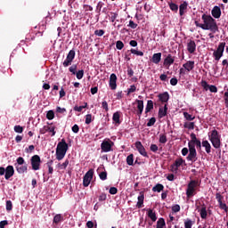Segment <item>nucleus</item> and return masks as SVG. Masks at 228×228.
Returning <instances> with one entry per match:
<instances>
[{
    "mask_svg": "<svg viewBox=\"0 0 228 228\" xmlns=\"http://www.w3.org/2000/svg\"><path fill=\"white\" fill-rule=\"evenodd\" d=\"M201 19L203 20L202 29L211 31V33H216V31H218V24H216V20L212 18L211 15L203 14Z\"/></svg>",
    "mask_w": 228,
    "mask_h": 228,
    "instance_id": "nucleus-1",
    "label": "nucleus"
},
{
    "mask_svg": "<svg viewBox=\"0 0 228 228\" xmlns=\"http://www.w3.org/2000/svg\"><path fill=\"white\" fill-rule=\"evenodd\" d=\"M69 151V144L65 141V139H61V141L57 144L56 148V159L58 161H61L63 158H65V154Z\"/></svg>",
    "mask_w": 228,
    "mask_h": 228,
    "instance_id": "nucleus-2",
    "label": "nucleus"
},
{
    "mask_svg": "<svg viewBox=\"0 0 228 228\" xmlns=\"http://www.w3.org/2000/svg\"><path fill=\"white\" fill-rule=\"evenodd\" d=\"M220 138H222V135L218 134V131L216 129L212 130L210 134H208V140L211 142L215 149H220L222 145Z\"/></svg>",
    "mask_w": 228,
    "mask_h": 228,
    "instance_id": "nucleus-3",
    "label": "nucleus"
},
{
    "mask_svg": "<svg viewBox=\"0 0 228 228\" xmlns=\"http://www.w3.org/2000/svg\"><path fill=\"white\" fill-rule=\"evenodd\" d=\"M200 186V183H199V181L197 180H191L186 189V195L188 199H191V197L197 195V187Z\"/></svg>",
    "mask_w": 228,
    "mask_h": 228,
    "instance_id": "nucleus-4",
    "label": "nucleus"
},
{
    "mask_svg": "<svg viewBox=\"0 0 228 228\" xmlns=\"http://www.w3.org/2000/svg\"><path fill=\"white\" fill-rule=\"evenodd\" d=\"M14 167L18 174H26V172H28V164L26 163V160H24V158L22 157H19L16 159V163L14 164Z\"/></svg>",
    "mask_w": 228,
    "mask_h": 228,
    "instance_id": "nucleus-5",
    "label": "nucleus"
},
{
    "mask_svg": "<svg viewBox=\"0 0 228 228\" xmlns=\"http://www.w3.org/2000/svg\"><path fill=\"white\" fill-rule=\"evenodd\" d=\"M196 209L198 213H200L202 220H206L208 218V207L206 206V203L196 202Z\"/></svg>",
    "mask_w": 228,
    "mask_h": 228,
    "instance_id": "nucleus-6",
    "label": "nucleus"
},
{
    "mask_svg": "<svg viewBox=\"0 0 228 228\" xmlns=\"http://www.w3.org/2000/svg\"><path fill=\"white\" fill-rule=\"evenodd\" d=\"M113 145H115V142L110 139L103 140L101 143L102 152H111V151H113Z\"/></svg>",
    "mask_w": 228,
    "mask_h": 228,
    "instance_id": "nucleus-7",
    "label": "nucleus"
},
{
    "mask_svg": "<svg viewBox=\"0 0 228 228\" xmlns=\"http://www.w3.org/2000/svg\"><path fill=\"white\" fill-rule=\"evenodd\" d=\"M188 147H195L197 149H202V142L197 138V135L193 133L191 134V141L188 142Z\"/></svg>",
    "mask_w": 228,
    "mask_h": 228,
    "instance_id": "nucleus-8",
    "label": "nucleus"
},
{
    "mask_svg": "<svg viewBox=\"0 0 228 228\" xmlns=\"http://www.w3.org/2000/svg\"><path fill=\"white\" fill-rule=\"evenodd\" d=\"M225 49V42H222L219 44L216 51L213 53V56L216 61H220V58L224 56V51Z\"/></svg>",
    "mask_w": 228,
    "mask_h": 228,
    "instance_id": "nucleus-9",
    "label": "nucleus"
},
{
    "mask_svg": "<svg viewBox=\"0 0 228 228\" xmlns=\"http://www.w3.org/2000/svg\"><path fill=\"white\" fill-rule=\"evenodd\" d=\"M92 179H94V169H89L83 177V186L88 188Z\"/></svg>",
    "mask_w": 228,
    "mask_h": 228,
    "instance_id": "nucleus-10",
    "label": "nucleus"
},
{
    "mask_svg": "<svg viewBox=\"0 0 228 228\" xmlns=\"http://www.w3.org/2000/svg\"><path fill=\"white\" fill-rule=\"evenodd\" d=\"M74 58H76V51L70 50L67 54L66 60L62 62L63 67H70L72 61H74Z\"/></svg>",
    "mask_w": 228,
    "mask_h": 228,
    "instance_id": "nucleus-11",
    "label": "nucleus"
},
{
    "mask_svg": "<svg viewBox=\"0 0 228 228\" xmlns=\"http://www.w3.org/2000/svg\"><path fill=\"white\" fill-rule=\"evenodd\" d=\"M30 163L32 167V170H40V165L42 163V159H40V156L34 155L30 159Z\"/></svg>",
    "mask_w": 228,
    "mask_h": 228,
    "instance_id": "nucleus-12",
    "label": "nucleus"
},
{
    "mask_svg": "<svg viewBox=\"0 0 228 228\" xmlns=\"http://www.w3.org/2000/svg\"><path fill=\"white\" fill-rule=\"evenodd\" d=\"M189 147V154L186 157L187 161H191V163H195L197 159H199V157H197V149H195L192 146H188Z\"/></svg>",
    "mask_w": 228,
    "mask_h": 228,
    "instance_id": "nucleus-13",
    "label": "nucleus"
},
{
    "mask_svg": "<svg viewBox=\"0 0 228 228\" xmlns=\"http://www.w3.org/2000/svg\"><path fill=\"white\" fill-rule=\"evenodd\" d=\"M134 145L139 154H141V156H143V158H149V155L147 154V151H145V147L143 146V144H142V142L137 141L134 143Z\"/></svg>",
    "mask_w": 228,
    "mask_h": 228,
    "instance_id": "nucleus-14",
    "label": "nucleus"
},
{
    "mask_svg": "<svg viewBox=\"0 0 228 228\" xmlns=\"http://www.w3.org/2000/svg\"><path fill=\"white\" fill-rule=\"evenodd\" d=\"M187 51L190 54H193L197 51V44L195 41L191 39L187 40Z\"/></svg>",
    "mask_w": 228,
    "mask_h": 228,
    "instance_id": "nucleus-15",
    "label": "nucleus"
},
{
    "mask_svg": "<svg viewBox=\"0 0 228 228\" xmlns=\"http://www.w3.org/2000/svg\"><path fill=\"white\" fill-rule=\"evenodd\" d=\"M109 86L111 90H117V75L115 73L110 77Z\"/></svg>",
    "mask_w": 228,
    "mask_h": 228,
    "instance_id": "nucleus-16",
    "label": "nucleus"
},
{
    "mask_svg": "<svg viewBox=\"0 0 228 228\" xmlns=\"http://www.w3.org/2000/svg\"><path fill=\"white\" fill-rule=\"evenodd\" d=\"M137 104L136 115L139 118H142V113H143V101L142 100H135Z\"/></svg>",
    "mask_w": 228,
    "mask_h": 228,
    "instance_id": "nucleus-17",
    "label": "nucleus"
},
{
    "mask_svg": "<svg viewBox=\"0 0 228 228\" xmlns=\"http://www.w3.org/2000/svg\"><path fill=\"white\" fill-rule=\"evenodd\" d=\"M14 174H15V169L13 168V166H8L5 168L4 178L6 179V181H8L11 177H13Z\"/></svg>",
    "mask_w": 228,
    "mask_h": 228,
    "instance_id": "nucleus-18",
    "label": "nucleus"
},
{
    "mask_svg": "<svg viewBox=\"0 0 228 228\" xmlns=\"http://www.w3.org/2000/svg\"><path fill=\"white\" fill-rule=\"evenodd\" d=\"M158 98H159V101L162 102V104L163 103L167 104L170 99V94H168V92H164L162 94H159L158 95Z\"/></svg>",
    "mask_w": 228,
    "mask_h": 228,
    "instance_id": "nucleus-19",
    "label": "nucleus"
},
{
    "mask_svg": "<svg viewBox=\"0 0 228 228\" xmlns=\"http://www.w3.org/2000/svg\"><path fill=\"white\" fill-rule=\"evenodd\" d=\"M211 14L214 19H220V17H222V9H220L219 6L216 5L213 7Z\"/></svg>",
    "mask_w": 228,
    "mask_h": 228,
    "instance_id": "nucleus-20",
    "label": "nucleus"
},
{
    "mask_svg": "<svg viewBox=\"0 0 228 228\" xmlns=\"http://www.w3.org/2000/svg\"><path fill=\"white\" fill-rule=\"evenodd\" d=\"M168 104L166 103L164 104V108L163 107H160L159 109V118H163V117H167V113L168 111Z\"/></svg>",
    "mask_w": 228,
    "mask_h": 228,
    "instance_id": "nucleus-21",
    "label": "nucleus"
},
{
    "mask_svg": "<svg viewBox=\"0 0 228 228\" xmlns=\"http://www.w3.org/2000/svg\"><path fill=\"white\" fill-rule=\"evenodd\" d=\"M183 67L187 72H191V69H195V61H188L186 63L183 64Z\"/></svg>",
    "mask_w": 228,
    "mask_h": 228,
    "instance_id": "nucleus-22",
    "label": "nucleus"
},
{
    "mask_svg": "<svg viewBox=\"0 0 228 228\" xmlns=\"http://www.w3.org/2000/svg\"><path fill=\"white\" fill-rule=\"evenodd\" d=\"M174 61H175V59L172 57V54H168L167 58L164 60V67H170V65H173Z\"/></svg>",
    "mask_w": 228,
    "mask_h": 228,
    "instance_id": "nucleus-23",
    "label": "nucleus"
},
{
    "mask_svg": "<svg viewBox=\"0 0 228 228\" xmlns=\"http://www.w3.org/2000/svg\"><path fill=\"white\" fill-rule=\"evenodd\" d=\"M186 10H188V2L184 1L179 5L180 17H183L186 13Z\"/></svg>",
    "mask_w": 228,
    "mask_h": 228,
    "instance_id": "nucleus-24",
    "label": "nucleus"
},
{
    "mask_svg": "<svg viewBox=\"0 0 228 228\" xmlns=\"http://www.w3.org/2000/svg\"><path fill=\"white\" fill-rule=\"evenodd\" d=\"M138 201H137V208L140 209L143 206V200H145V195L143 194V191L140 192V195L138 196Z\"/></svg>",
    "mask_w": 228,
    "mask_h": 228,
    "instance_id": "nucleus-25",
    "label": "nucleus"
},
{
    "mask_svg": "<svg viewBox=\"0 0 228 228\" xmlns=\"http://www.w3.org/2000/svg\"><path fill=\"white\" fill-rule=\"evenodd\" d=\"M183 163H186V161L184 159H183V158H179L176 159L175 163L171 166L172 168H174V167H175V170L179 169V167H181V165H183Z\"/></svg>",
    "mask_w": 228,
    "mask_h": 228,
    "instance_id": "nucleus-26",
    "label": "nucleus"
},
{
    "mask_svg": "<svg viewBox=\"0 0 228 228\" xmlns=\"http://www.w3.org/2000/svg\"><path fill=\"white\" fill-rule=\"evenodd\" d=\"M152 63H155V65H158L159 61H161V53H157L152 55L151 58Z\"/></svg>",
    "mask_w": 228,
    "mask_h": 228,
    "instance_id": "nucleus-27",
    "label": "nucleus"
},
{
    "mask_svg": "<svg viewBox=\"0 0 228 228\" xmlns=\"http://www.w3.org/2000/svg\"><path fill=\"white\" fill-rule=\"evenodd\" d=\"M201 145L205 148L207 154H211V144L208 140L202 141Z\"/></svg>",
    "mask_w": 228,
    "mask_h": 228,
    "instance_id": "nucleus-28",
    "label": "nucleus"
},
{
    "mask_svg": "<svg viewBox=\"0 0 228 228\" xmlns=\"http://www.w3.org/2000/svg\"><path fill=\"white\" fill-rule=\"evenodd\" d=\"M154 110V102L152 100H148L147 105L145 108V114L150 113V111H152Z\"/></svg>",
    "mask_w": 228,
    "mask_h": 228,
    "instance_id": "nucleus-29",
    "label": "nucleus"
},
{
    "mask_svg": "<svg viewBox=\"0 0 228 228\" xmlns=\"http://www.w3.org/2000/svg\"><path fill=\"white\" fill-rule=\"evenodd\" d=\"M147 215L151 218V222H156L158 220V216H156V212L152 209H148L147 210Z\"/></svg>",
    "mask_w": 228,
    "mask_h": 228,
    "instance_id": "nucleus-30",
    "label": "nucleus"
},
{
    "mask_svg": "<svg viewBox=\"0 0 228 228\" xmlns=\"http://www.w3.org/2000/svg\"><path fill=\"white\" fill-rule=\"evenodd\" d=\"M167 4H168L169 9L171 10V12H175V13H177V12L179 11V5H177L174 2H167Z\"/></svg>",
    "mask_w": 228,
    "mask_h": 228,
    "instance_id": "nucleus-31",
    "label": "nucleus"
},
{
    "mask_svg": "<svg viewBox=\"0 0 228 228\" xmlns=\"http://www.w3.org/2000/svg\"><path fill=\"white\" fill-rule=\"evenodd\" d=\"M164 227H167V223H165V219L163 217H160L157 221V227L156 228H164Z\"/></svg>",
    "mask_w": 228,
    "mask_h": 228,
    "instance_id": "nucleus-32",
    "label": "nucleus"
},
{
    "mask_svg": "<svg viewBox=\"0 0 228 228\" xmlns=\"http://www.w3.org/2000/svg\"><path fill=\"white\" fill-rule=\"evenodd\" d=\"M112 120L113 122H115L116 124H120V112L119 111H116L113 116H112Z\"/></svg>",
    "mask_w": 228,
    "mask_h": 228,
    "instance_id": "nucleus-33",
    "label": "nucleus"
},
{
    "mask_svg": "<svg viewBox=\"0 0 228 228\" xmlns=\"http://www.w3.org/2000/svg\"><path fill=\"white\" fill-rule=\"evenodd\" d=\"M164 189L165 186H163V184L158 183L152 188V191H158V193H160Z\"/></svg>",
    "mask_w": 228,
    "mask_h": 228,
    "instance_id": "nucleus-34",
    "label": "nucleus"
},
{
    "mask_svg": "<svg viewBox=\"0 0 228 228\" xmlns=\"http://www.w3.org/2000/svg\"><path fill=\"white\" fill-rule=\"evenodd\" d=\"M87 107H88V103L85 102L84 105L82 106L76 105L73 110L74 111H78V113H81L83 110H85V108H87Z\"/></svg>",
    "mask_w": 228,
    "mask_h": 228,
    "instance_id": "nucleus-35",
    "label": "nucleus"
},
{
    "mask_svg": "<svg viewBox=\"0 0 228 228\" xmlns=\"http://www.w3.org/2000/svg\"><path fill=\"white\" fill-rule=\"evenodd\" d=\"M134 156L133 154H130L126 157V164L129 165V167H133L134 163Z\"/></svg>",
    "mask_w": 228,
    "mask_h": 228,
    "instance_id": "nucleus-36",
    "label": "nucleus"
},
{
    "mask_svg": "<svg viewBox=\"0 0 228 228\" xmlns=\"http://www.w3.org/2000/svg\"><path fill=\"white\" fill-rule=\"evenodd\" d=\"M39 29H41V31L36 33L37 37H44V31H45V24L40 25Z\"/></svg>",
    "mask_w": 228,
    "mask_h": 228,
    "instance_id": "nucleus-37",
    "label": "nucleus"
},
{
    "mask_svg": "<svg viewBox=\"0 0 228 228\" xmlns=\"http://www.w3.org/2000/svg\"><path fill=\"white\" fill-rule=\"evenodd\" d=\"M183 127L185 129H195V123L194 122L185 123L183 125Z\"/></svg>",
    "mask_w": 228,
    "mask_h": 228,
    "instance_id": "nucleus-38",
    "label": "nucleus"
},
{
    "mask_svg": "<svg viewBox=\"0 0 228 228\" xmlns=\"http://www.w3.org/2000/svg\"><path fill=\"white\" fill-rule=\"evenodd\" d=\"M49 129H51V126H45L44 127L40 128L39 133L40 134H45V133L49 132Z\"/></svg>",
    "mask_w": 228,
    "mask_h": 228,
    "instance_id": "nucleus-39",
    "label": "nucleus"
},
{
    "mask_svg": "<svg viewBox=\"0 0 228 228\" xmlns=\"http://www.w3.org/2000/svg\"><path fill=\"white\" fill-rule=\"evenodd\" d=\"M99 177L102 181H106V179H108V172L103 171V172L100 173Z\"/></svg>",
    "mask_w": 228,
    "mask_h": 228,
    "instance_id": "nucleus-40",
    "label": "nucleus"
},
{
    "mask_svg": "<svg viewBox=\"0 0 228 228\" xmlns=\"http://www.w3.org/2000/svg\"><path fill=\"white\" fill-rule=\"evenodd\" d=\"M76 77L77 79H81L85 76V70L80 69L77 72H76Z\"/></svg>",
    "mask_w": 228,
    "mask_h": 228,
    "instance_id": "nucleus-41",
    "label": "nucleus"
},
{
    "mask_svg": "<svg viewBox=\"0 0 228 228\" xmlns=\"http://www.w3.org/2000/svg\"><path fill=\"white\" fill-rule=\"evenodd\" d=\"M116 48L118 50V51H122V49H124V43L120 40L117 41L116 42Z\"/></svg>",
    "mask_w": 228,
    "mask_h": 228,
    "instance_id": "nucleus-42",
    "label": "nucleus"
},
{
    "mask_svg": "<svg viewBox=\"0 0 228 228\" xmlns=\"http://www.w3.org/2000/svg\"><path fill=\"white\" fill-rule=\"evenodd\" d=\"M130 52H131L132 54H135L136 56H143V52H142V51H138L136 49L132 48L130 50Z\"/></svg>",
    "mask_w": 228,
    "mask_h": 228,
    "instance_id": "nucleus-43",
    "label": "nucleus"
},
{
    "mask_svg": "<svg viewBox=\"0 0 228 228\" xmlns=\"http://www.w3.org/2000/svg\"><path fill=\"white\" fill-rule=\"evenodd\" d=\"M183 117L184 118H186V120H195V117L191 116V114L188 113V112H183Z\"/></svg>",
    "mask_w": 228,
    "mask_h": 228,
    "instance_id": "nucleus-44",
    "label": "nucleus"
},
{
    "mask_svg": "<svg viewBox=\"0 0 228 228\" xmlns=\"http://www.w3.org/2000/svg\"><path fill=\"white\" fill-rule=\"evenodd\" d=\"M104 6V3L99 2L96 6V13H101V10H102V7Z\"/></svg>",
    "mask_w": 228,
    "mask_h": 228,
    "instance_id": "nucleus-45",
    "label": "nucleus"
},
{
    "mask_svg": "<svg viewBox=\"0 0 228 228\" xmlns=\"http://www.w3.org/2000/svg\"><path fill=\"white\" fill-rule=\"evenodd\" d=\"M67 167H69V159H66L62 164H59V168H61V170H65Z\"/></svg>",
    "mask_w": 228,
    "mask_h": 228,
    "instance_id": "nucleus-46",
    "label": "nucleus"
},
{
    "mask_svg": "<svg viewBox=\"0 0 228 228\" xmlns=\"http://www.w3.org/2000/svg\"><path fill=\"white\" fill-rule=\"evenodd\" d=\"M69 72L73 74V76H76V71L77 70V65L73 64L71 67L69 68Z\"/></svg>",
    "mask_w": 228,
    "mask_h": 228,
    "instance_id": "nucleus-47",
    "label": "nucleus"
},
{
    "mask_svg": "<svg viewBox=\"0 0 228 228\" xmlns=\"http://www.w3.org/2000/svg\"><path fill=\"white\" fill-rule=\"evenodd\" d=\"M193 227V222L190 219L184 222V228H191Z\"/></svg>",
    "mask_w": 228,
    "mask_h": 228,
    "instance_id": "nucleus-48",
    "label": "nucleus"
},
{
    "mask_svg": "<svg viewBox=\"0 0 228 228\" xmlns=\"http://www.w3.org/2000/svg\"><path fill=\"white\" fill-rule=\"evenodd\" d=\"M46 118L48 120H53V118H54V111L49 110L46 114Z\"/></svg>",
    "mask_w": 228,
    "mask_h": 228,
    "instance_id": "nucleus-49",
    "label": "nucleus"
},
{
    "mask_svg": "<svg viewBox=\"0 0 228 228\" xmlns=\"http://www.w3.org/2000/svg\"><path fill=\"white\" fill-rule=\"evenodd\" d=\"M156 124V118H151L148 123H147V127H152Z\"/></svg>",
    "mask_w": 228,
    "mask_h": 228,
    "instance_id": "nucleus-50",
    "label": "nucleus"
},
{
    "mask_svg": "<svg viewBox=\"0 0 228 228\" xmlns=\"http://www.w3.org/2000/svg\"><path fill=\"white\" fill-rule=\"evenodd\" d=\"M201 86L208 92L209 90V84L206 80H201Z\"/></svg>",
    "mask_w": 228,
    "mask_h": 228,
    "instance_id": "nucleus-51",
    "label": "nucleus"
},
{
    "mask_svg": "<svg viewBox=\"0 0 228 228\" xmlns=\"http://www.w3.org/2000/svg\"><path fill=\"white\" fill-rule=\"evenodd\" d=\"M159 142V143H167V135L166 134H160Z\"/></svg>",
    "mask_w": 228,
    "mask_h": 228,
    "instance_id": "nucleus-52",
    "label": "nucleus"
},
{
    "mask_svg": "<svg viewBox=\"0 0 228 228\" xmlns=\"http://www.w3.org/2000/svg\"><path fill=\"white\" fill-rule=\"evenodd\" d=\"M219 208H220V209H223V211H225V213H228L227 204H225L224 202L219 203Z\"/></svg>",
    "mask_w": 228,
    "mask_h": 228,
    "instance_id": "nucleus-53",
    "label": "nucleus"
},
{
    "mask_svg": "<svg viewBox=\"0 0 228 228\" xmlns=\"http://www.w3.org/2000/svg\"><path fill=\"white\" fill-rule=\"evenodd\" d=\"M15 133H23L24 128L20 125H17L14 126Z\"/></svg>",
    "mask_w": 228,
    "mask_h": 228,
    "instance_id": "nucleus-54",
    "label": "nucleus"
},
{
    "mask_svg": "<svg viewBox=\"0 0 228 228\" xmlns=\"http://www.w3.org/2000/svg\"><path fill=\"white\" fill-rule=\"evenodd\" d=\"M216 199L218 204H221L223 202L222 200H224V196H222V194H220V192H217L216 194Z\"/></svg>",
    "mask_w": 228,
    "mask_h": 228,
    "instance_id": "nucleus-55",
    "label": "nucleus"
},
{
    "mask_svg": "<svg viewBox=\"0 0 228 228\" xmlns=\"http://www.w3.org/2000/svg\"><path fill=\"white\" fill-rule=\"evenodd\" d=\"M60 222H61V215L57 214V215L53 217V223H54V224H60Z\"/></svg>",
    "mask_w": 228,
    "mask_h": 228,
    "instance_id": "nucleus-56",
    "label": "nucleus"
},
{
    "mask_svg": "<svg viewBox=\"0 0 228 228\" xmlns=\"http://www.w3.org/2000/svg\"><path fill=\"white\" fill-rule=\"evenodd\" d=\"M104 29H98L94 31L95 37H102L104 35Z\"/></svg>",
    "mask_w": 228,
    "mask_h": 228,
    "instance_id": "nucleus-57",
    "label": "nucleus"
},
{
    "mask_svg": "<svg viewBox=\"0 0 228 228\" xmlns=\"http://www.w3.org/2000/svg\"><path fill=\"white\" fill-rule=\"evenodd\" d=\"M173 213H179L181 211V206L179 205H174L172 207Z\"/></svg>",
    "mask_w": 228,
    "mask_h": 228,
    "instance_id": "nucleus-58",
    "label": "nucleus"
},
{
    "mask_svg": "<svg viewBox=\"0 0 228 228\" xmlns=\"http://www.w3.org/2000/svg\"><path fill=\"white\" fill-rule=\"evenodd\" d=\"M12 208H13V205L12 204V200H7L6 201V210L12 211Z\"/></svg>",
    "mask_w": 228,
    "mask_h": 228,
    "instance_id": "nucleus-59",
    "label": "nucleus"
},
{
    "mask_svg": "<svg viewBox=\"0 0 228 228\" xmlns=\"http://www.w3.org/2000/svg\"><path fill=\"white\" fill-rule=\"evenodd\" d=\"M102 110H104L105 111H110V108H108V102L103 101L102 102Z\"/></svg>",
    "mask_w": 228,
    "mask_h": 228,
    "instance_id": "nucleus-60",
    "label": "nucleus"
},
{
    "mask_svg": "<svg viewBox=\"0 0 228 228\" xmlns=\"http://www.w3.org/2000/svg\"><path fill=\"white\" fill-rule=\"evenodd\" d=\"M92 114H87L86 116V124H92Z\"/></svg>",
    "mask_w": 228,
    "mask_h": 228,
    "instance_id": "nucleus-61",
    "label": "nucleus"
},
{
    "mask_svg": "<svg viewBox=\"0 0 228 228\" xmlns=\"http://www.w3.org/2000/svg\"><path fill=\"white\" fill-rule=\"evenodd\" d=\"M150 151H151V152H158V151H159L158 145L157 144H151L150 146Z\"/></svg>",
    "mask_w": 228,
    "mask_h": 228,
    "instance_id": "nucleus-62",
    "label": "nucleus"
},
{
    "mask_svg": "<svg viewBox=\"0 0 228 228\" xmlns=\"http://www.w3.org/2000/svg\"><path fill=\"white\" fill-rule=\"evenodd\" d=\"M224 104H225V108L228 109V88L226 89V92L224 93Z\"/></svg>",
    "mask_w": 228,
    "mask_h": 228,
    "instance_id": "nucleus-63",
    "label": "nucleus"
},
{
    "mask_svg": "<svg viewBox=\"0 0 228 228\" xmlns=\"http://www.w3.org/2000/svg\"><path fill=\"white\" fill-rule=\"evenodd\" d=\"M222 65L224 66L223 68V70H227L228 69V61L227 59H224L223 61H222Z\"/></svg>",
    "mask_w": 228,
    "mask_h": 228,
    "instance_id": "nucleus-64",
    "label": "nucleus"
}]
</instances>
